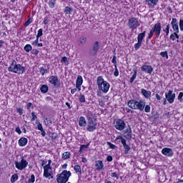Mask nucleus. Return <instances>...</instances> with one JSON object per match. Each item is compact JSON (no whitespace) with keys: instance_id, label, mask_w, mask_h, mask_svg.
Segmentation results:
<instances>
[{"instance_id":"nucleus-1","label":"nucleus","mask_w":183,"mask_h":183,"mask_svg":"<svg viewBox=\"0 0 183 183\" xmlns=\"http://www.w3.org/2000/svg\"><path fill=\"white\" fill-rule=\"evenodd\" d=\"M97 84L99 91L104 92V94L108 93V92L109 91L110 85L108 81H104L102 76H99L97 77Z\"/></svg>"},{"instance_id":"nucleus-2","label":"nucleus","mask_w":183,"mask_h":183,"mask_svg":"<svg viewBox=\"0 0 183 183\" xmlns=\"http://www.w3.org/2000/svg\"><path fill=\"white\" fill-rule=\"evenodd\" d=\"M9 72H14V74H18L21 75L25 72V66H22L19 64H16L15 60H12L10 66L8 68Z\"/></svg>"},{"instance_id":"nucleus-3","label":"nucleus","mask_w":183,"mask_h":183,"mask_svg":"<svg viewBox=\"0 0 183 183\" xmlns=\"http://www.w3.org/2000/svg\"><path fill=\"white\" fill-rule=\"evenodd\" d=\"M71 174L69 171L64 170L60 174H57L56 181L58 183H66L69 179Z\"/></svg>"},{"instance_id":"nucleus-4","label":"nucleus","mask_w":183,"mask_h":183,"mask_svg":"<svg viewBox=\"0 0 183 183\" xmlns=\"http://www.w3.org/2000/svg\"><path fill=\"white\" fill-rule=\"evenodd\" d=\"M15 167L19 171H24V169L28 167V161H26L24 157H21L20 162H15Z\"/></svg>"},{"instance_id":"nucleus-5","label":"nucleus","mask_w":183,"mask_h":183,"mask_svg":"<svg viewBox=\"0 0 183 183\" xmlns=\"http://www.w3.org/2000/svg\"><path fill=\"white\" fill-rule=\"evenodd\" d=\"M125 122L121 119H116L114 122V127L117 131H124L125 129Z\"/></svg>"},{"instance_id":"nucleus-6","label":"nucleus","mask_w":183,"mask_h":183,"mask_svg":"<svg viewBox=\"0 0 183 183\" xmlns=\"http://www.w3.org/2000/svg\"><path fill=\"white\" fill-rule=\"evenodd\" d=\"M128 24L129 28H130V29H132V31H134V29H137V26H139V21L135 17H132V19H130Z\"/></svg>"},{"instance_id":"nucleus-7","label":"nucleus","mask_w":183,"mask_h":183,"mask_svg":"<svg viewBox=\"0 0 183 183\" xmlns=\"http://www.w3.org/2000/svg\"><path fill=\"white\" fill-rule=\"evenodd\" d=\"M97 122L92 119H89L87 122V131L89 132H94L97 129Z\"/></svg>"},{"instance_id":"nucleus-8","label":"nucleus","mask_w":183,"mask_h":183,"mask_svg":"<svg viewBox=\"0 0 183 183\" xmlns=\"http://www.w3.org/2000/svg\"><path fill=\"white\" fill-rule=\"evenodd\" d=\"M98 51H99V42L95 41L92 49L89 50V55L91 56H95L98 54Z\"/></svg>"},{"instance_id":"nucleus-9","label":"nucleus","mask_w":183,"mask_h":183,"mask_svg":"<svg viewBox=\"0 0 183 183\" xmlns=\"http://www.w3.org/2000/svg\"><path fill=\"white\" fill-rule=\"evenodd\" d=\"M49 84L56 86V88H59L61 86V82L58 79V76H51L49 79Z\"/></svg>"},{"instance_id":"nucleus-10","label":"nucleus","mask_w":183,"mask_h":183,"mask_svg":"<svg viewBox=\"0 0 183 183\" xmlns=\"http://www.w3.org/2000/svg\"><path fill=\"white\" fill-rule=\"evenodd\" d=\"M172 90H169L165 93V98L167 99L169 104H174L175 99V93H172Z\"/></svg>"},{"instance_id":"nucleus-11","label":"nucleus","mask_w":183,"mask_h":183,"mask_svg":"<svg viewBox=\"0 0 183 183\" xmlns=\"http://www.w3.org/2000/svg\"><path fill=\"white\" fill-rule=\"evenodd\" d=\"M162 29V26L161 23H157L152 27V30L154 33H155L156 36L158 38L159 35H161V31Z\"/></svg>"},{"instance_id":"nucleus-12","label":"nucleus","mask_w":183,"mask_h":183,"mask_svg":"<svg viewBox=\"0 0 183 183\" xmlns=\"http://www.w3.org/2000/svg\"><path fill=\"white\" fill-rule=\"evenodd\" d=\"M158 2L159 0H145L144 4L149 8L150 9H154L155 6L158 5Z\"/></svg>"},{"instance_id":"nucleus-13","label":"nucleus","mask_w":183,"mask_h":183,"mask_svg":"<svg viewBox=\"0 0 183 183\" xmlns=\"http://www.w3.org/2000/svg\"><path fill=\"white\" fill-rule=\"evenodd\" d=\"M52 176V167L49 166L44 167V177L45 178H49Z\"/></svg>"},{"instance_id":"nucleus-14","label":"nucleus","mask_w":183,"mask_h":183,"mask_svg":"<svg viewBox=\"0 0 183 183\" xmlns=\"http://www.w3.org/2000/svg\"><path fill=\"white\" fill-rule=\"evenodd\" d=\"M171 25L174 32H179V26L178 25V21L176 18L172 19Z\"/></svg>"},{"instance_id":"nucleus-15","label":"nucleus","mask_w":183,"mask_h":183,"mask_svg":"<svg viewBox=\"0 0 183 183\" xmlns=\"http://www.w3.org/2000/svg\"><path fill=\"white\" fill-rule=\"evenodd\" d=\"M162 154L166 157H172L174 155V152L171 148L164 147L162 149Z\"/></svg>"},{"instance_id":"nucleus-16","label":"nucleus","mask_w":183,"mask_h":183,"mask_svg":"<svg viewBox=\"0 0 183 183\" xmlns=\"http://www.w3.org/2000/svg\"><path fill=\"white\" fill-rule=\"evenodd\" d=\"M143 72H147V74H152V71H154V68L149 65H143L141 68Z\"/></svg>"},{"instance_id":"nucleus-17","label":"nucleus","mask_w":183,"mask_h":183,"mask_svg":"<svg viewBox=\"0 0 183 183\" xmlns=\"http://www.w3.org/2000/svg\"><path fill=\"white\" fill-rule=\"evenodd\" d=\"M82 82H84V79H82V76L79 75L76 81V88H77L78 91H81V86L82 85Z\"/></svg>"},{"instance_id":"nucleus-18","label":"nucleus","mask_w":183,"mask_h":183,"mask_svg":"<svg viewBox=\"0 0 183 183\" xmlns=\"http://www.w3.org/2000/svg\"><path fill=\"white\" fill-rule=\"evenodd\" d=\"M146 102L144 100L137 101V109H139L140 111H144V108H145Z\"/></svg>"},{"instance_id":"nucleus-19","label":"nucleus","mask_w":183,"mask_h":183,"mask_svg":"<svg viewBox=\"0 0 183 183\" xmlns=\"http://www.w3.org/2000/svg\"><path fill=\"white\" fill-rule=\"evenodd\" d=\"M137 101L135 99H132L128 102L127 105L129 108H131L132 109H137Z\"/></svg>"},{"instance_id":"nucleus-20","label":"nucleus","mask_w":183,"mask_h":183,"mask_svg":"<svg viewBox=\"0 0 183 183\" xmlns=\"http://www.w3.org/2000/svg\"><path fill=\"white\" fill-rule=\"evenodd\" d=\"M125 134L124 138H132V129L131 128V126H128V128L125 130Z\"/></svg>"},{"instance_id":"nucleus-21","label":"nucleus","mask_w":183,"mask_h":183,"mask_svg":"<svg viewBox=\"0 0 183 183\" xmlns=\"http://www.w3.org/2000/svg\"><path fill=\"white\" fill-rule=\"evenodd\" d=\"M95 167L97 171H101V169L104 168V163L102 162V160L96 161Z\"/></svg>"},{"instance_id":"nucleus-22","label":"nucleus","mask_w":183,"mask_h":183,"mask_svg":"<svg viewBox=\"0 0 183 183\" xmlns=\"http://www.w3.org/2000/svg\"><path fill=\"white\" fill-rule=\"evenodd\" d=\"M141 92L142 95L144 97V98H147V99H149V98H151V92L146 90L144 89H141Z\"/></svg>"},{"instance_id":"nucleus-23","label":"nucleus","mask_w":183,"mask_h":183,"mask_svg":"<svg viewBox=\"0 0 183 183\" xmlns=\"http://www.w3.org/2000/svg\"><path fill=\"white\" fill-rule=\"evenodd\" d=\"M28 144V139L25 137H21L19 139V147H25Z\"/></svg>"},{"instance_id":"nucleus-24","label":"nucleus","mask_w":183,"mask_h":183,"mask_svg":"<svg viewBox=\"0 0 183 183\" xmlns=\"http://www.w3.org/2000/svg\"><path fill=\"white\" fill-rule=\"evenodd\" d=\"M122 144L124 148V154H128V152H129L131 150V146L127 144V140H124Z\"/></svg>"},{"instance_id":"nucleus-25","label":"nucleus","mask_w":183,"mask_h":183,"mask_svg":"<svg viewBox=\"0 0 183 183\" xmlns=\"http://www.w3.org/2000/svg\"><path fill=\"white\" fill-rule=\"evenodd\" d=\"M79 127H86V120L85 119V117H81L79 118Z\"/></svg>"},{"instance_id":"nucleus-26","label":"nucleus","mask_w":183,"mask_h":183,"mask_svg":"<svg viewBox=\"0 0 183 183\" xmlns=\"http://www.w3.org/2000/svg\"><path fill=\"white\" fill-rule=\"evenodd\" d=\"M147 31H143L142 33H140L138 34L137 36V40L140 42H142V39H144V38H145V34Z\"/></svg>"},{"instance_id":"nucleus-27","label":"nucleus","mask_w":183,"mask_h":183,"mask_svg":"<svg viewBox=\"0 0 183 183\" xmlns=\"http://www.w3.org/2000/svg\"><path fill=\"white\" fill-rule=\"evenodd\" d=\"M55 5H56V0H49V6L51 9H54L55 8Z\"/></svg>"},{"instance_id":"nucleus-28","label":"nucleus","mask_w":183,"mask_h":183,"mask_svg":"<svg viewBox=\"0 0 183 183\" xmlns=\"http://www.w3.org/2000/svg\"><path fill=\"white\" fill-rule=\"evenodd\" d=\"M40 91L41 92H42L43 94H46V92H48V86L46 84L42 85L40 87Z\"/></svg>"},{"instance_id":"nucleus-29","label":"nucleus","mask_w":183,"mask_h":183,"mask_svg":"<svg viewBox=\"0 0 183 183\" xmlns=\"http://www.w3.org/2000/svg\"><path fill=\"white\" fill-rule=\"evenodd\" d=\"M63 159H69L71 158V153L69 152H65L62 154Z\"/></svg>"},{"instance_id":"nucleus-30","label":"nucleus","mask_w":183,"mask_h":183,"mask_svg":"<svg viewBox=\"0 0 183 183\" xmlns=\"http://www.w3.org/2000/svg\"><path fill=\"white\" fill-rule=\"evenodd\" d=\"M39 72H40V74H41L42 76H44V75H45V74H48V72H49V70H48L44 67H40Z\"/></svg>"},{"instance_id":"nucleus-31","label":"nucleus","mask_w":183,"mask_h":183,"mask_svg":"<svg viewBox=\"0 0 183 183\" xmlns=\"http://www.w3.org/2000/svg\"><path fill=\"white\" fill-rule=\"evenodd\" d=\"M16 181H18V174H14L11 177V183H15V182H16Z\"/></svg>"},{"instance_id":"nucleus-32","label":"nucleus","mask_w":183,"mask_h":183,"mask_svg":"<svg viewBox=\"0 0 183 183\" xmlns=\"http://www.w3.org/2000/svg\"><path fill=\"white\" fill-rule=\"evenodd\" d=\"M79 44H81V45H84V44L86 42V37H85L84 36L80 37L79 39Z\"/></svg>"},{"instance_id":"nucleus-33","label":"nucleus","mask_w":183,"mask_h":183,"mask_svg":"<svg viewBox=\"0 0 183 183\" xmlns=\"http://www.w3.org/2000/svg\"><path fill=\"white\" fill-rule=\"evenodd\" d=\"M24 49L26 52H30V51H32V46L31 44H26Z\"/></svg>"},{"instance_id":"nucleus-34","label":"nucleus","mask_w":183,"mask_h":183,"mask_svg":"<svg viewBox=\"0 0 183 183\" xmlns=\"http://www.w3.org/2000/svg\"><path fill=\"white\" fill-rule=\"evenodd\" d=\"M74 169L76 172V174H81V172H82V171L81 170V166L79 165H75Z\"/></svg>"},{"instance_id":"nucleus-35","label":"nucleus","mask_w":183,"mask_h":183,"mask_svg":"<svg viewBox=\"0 0 183 183\" xmlns=\"http://www.w3.org/2000/svg\"><path fill=\"white\" fill-rule=\"evenodd\" d=\"M71 12H72V8H71L69 6H66L64 9V13L66 14V15L71 14Z\"/></svg>"},{"instance_id":"nucleus-36","label":"nucleus","mask_w":183,"mask_h":183,"mask_svg":"<svg viewBox=\"0 0 183 183\" xmlns=\"http://www.w3.org/2000/svg\"><path fill=\"white\" fill-rule=\"evenodd\" d=\"M88 147H89V144H82L80 147V149H79V152L80 154H82V152H84V149L88 148Z\"/></svg>"},{"instance_id":"nucleus-37","label":"nucleus","mask_w":183,"mask_h":183,"mask_svg":"<svg viewBox=\"0 0 183 183\" xmlns=\"http://www.w3.org/2000/svg\"><path fill=\"white\" fill-rule=\"evenodd\" d=\"M45 125L46 126H51L52 125V121L48 118H46L44 121Z\"/></svg>"},{"instance_id":"nucleus-38","label":"nucleus","mask_w":183,"mask_h":183,"mask_svg":"<svg viewBox=\"0 0 183 183\" xmlns=\"http://www.w3.org/2000/svg\"><path fill=\"white\" fill-rule=\"evenodd\" d=\"M137 70H135L134 72V74L130 79V84H132V82H134V81H135V79H137Z\"/></svg>"},{"instance_id":"nucleus-39","label":"nucleus","mask_w":183,"mask_h":183,"mask_svg":"<svg viewBox=\"0 0 183 183\" xmlns=\"http://www.w3.org/2000/svg\"><path fill=\"white\" fill-rule=\"evenodd\" d=\"M141 45H142V41H138L137 43L134 44V48L136 51H138L139 48H141Z\"/></svg>"},{"instance_id":"nucleus-40","label":"nucleus","mask_w":183,"mask_h":183,"mask_svg":"<svg viewBox=\"0 0 183 183\" xmlns=\"http://www.w3.org/2000/svg\"><path fill=\"white\" fill-rule=\"evenodd\" d=\"M144 109V112H151V106H149V104H145Z\"/></svg>"},{"instance_id":"nucleus-41","label":"nucleus","mask_w":183,"mask_h":183,"mask_svg":"<svg viewBox=\"0 0 183 183\" xmlns=\"http://www.w3.org/2000/svg\"><path fill=\"white\" fill-rule=\"evenodd\" d=\"M110 176L112 177V178H116V179H119V175L117 172H112Z\"/></svg>"},{"instance_id":"nucleus-42","label":"nucleus","mask_w":183,"mask_h":183,"mask_svg":"<svg viewBox=\"0 0 183 183\" xmlns=\"http://www.w3.org/2000/svg\"><path fill=\"white\" fill-rule=\"evenodd\" d=\"M161 56H162V58H166L167 59H168V51H162L160 53Z\"/></svg>"},{"instance_id":"nucleus-43","label":"nucleus","mask_w":183,"mask_h":183,"mask_svg":"<svg viewBox=\"0 0 183 183\" xmlns=\"http://www.w3.org/2000/svg\"><path fill=\"white\" fill-rule=\"evenodd\" d=\"M35 182V175L31 174L30 179L28 180V183Z\"/></svg>"},{"instance_id":"nucleus-44","label":"nucleus","mask_w":183,"mask_h":183,"mask_svg":"<svg viewBox=\"0 0 183 183\" xmlns=\"http://www.w3.org/2000/svg\"><path fill=\"white\" fill-rule=\"evenodd\" d=\"M121 140V143L122 144L124 141H126L125 139H124V137L121 135L118 136L116 139L115 141H118V140Z\"/></svg>"},{"instance_id":"nucleus-45","label":"nucleus","mask_w":183,"mask_h":183,"mask_svg":"<svg viewBox=\"0 0 183 183\" xmlns=\"http://www.w3.org/2000/svg\"><path fill=\"white\" fill-rule=\"evenodd\" d=\"M169 28H170L169 24H167L166 29H163L164 32H166L167 36L169 35Z\"/></svg>"},{"instance_id":"nucleus-46","label":"nucleus","mask_w":183,"mask_h":183,"mask_svg":"<svg viewBox=\"0 0 183 183\" xmlns=\"http://www.w3.org/2000/svg\"><path fill=\"white\" fill-rule=\"evenodd\" d=\"M42 32H43L42 29H39L37 35H36V38H41V36H42V35H44V34Z\"/></svg>"},{"instance_id":"nucleus-47","label":"nucleus","mask_w":183,"mask_h":183,"mask_svg":"<svg viewBox=\"0 0 183 183\" xmlns=\"http://www.w3.org/2000/svg\"><path fill=\"white\" fill-rule=\"evenodd\" d=\"M107 145H109V148H111L112 149H115V148L117 147L114 144L111 143V142H107Z\"/></svg>"},{"instance_id":"nucleus-48","label":"nucleus","mask_w":183,"mask_h":183,"mask_svg":"<svg viewBox=\"0 0 183 183\" xmlns=\"http://www.w3.org/2000/svg\"><path fill=\"white\" fill-rule=\"evenodd\" d=\"M112 64L114 65V68H117V56H114L112 60Z\"/></svg>"},{"instance_id":"nucleus-49","label":"nucleus","mask_w":183,"mask_h":183,"mask_svg":"<svg viewBox=\"0 0 183 183\" xmlns=\"http://www.w3.org/2000/svg\"><path fill=\"white\" fill-rule=\"evenodd\" d=\"M32 24V19H29L24 24V26H28Z\"/></svg>"},{"instance_id":"nucleus-50","label":"nucleus","mask_w":183,"mask_h":183,"mask_svg":"<svg viewBox=\"0 0 183 183\" xmlns=\"http://www.w3.org/2000/svg\"><path fill=\"white\" fill-rule=\"evenodd\" d=\"M179 25L180 31H183V19L179 20Z\"/></svg>"},{"instance_id":"nucleus-51","label":"nucleus","mask_w":183,"mask_h":183,"mask_svg":"<svg viewBox=\"0 0 183 183\" xmlns=\"http://www.w3.org/2000/svg\"><path fill=\"white\" fill-rule=\"evenodd\" d=\"M37 129L39 131H42L44 130V127H42V124H41L40 122H39L38 125H37Z\"/></svg>"},{"instance_id":"nucleus-52","label":"nucleus","mask_w":183,"mask_h":183,"mask_svg":"<svg viewBox=\"0 0 183 183\" xmlns=\"http://www.w3.org/2000/svg\"><path fill=\"white\" fill-rule=\"evenodd\" d=\"M114 68H115V71L114 72V76H119V71H118V68L117 66Z\"/></svg>"},{"instance_id":"nucleus-53","label":"nucleus","mask_w":183,"mask_h":183,"mask_svg":"<svg viewBox=\"0 0 183 183\" xmlns=\"http://www.w3.org/2000/svg\"><path fill=\"white\" fill-rule=\"evenodd\" d=\"M39 42V37H36V40L31 43L34 46H36V44Z\"/></svg>"},{"instance_id":"nucleus-54","label":"nucleus","mask_w":183,"mask_h":183,"mask_svg":"<svg viewBox=\"0 0 183 183\" xmlns=\"http://www.w3.org/2000/svg\"><path fill=\"white\" fill-rule=\"evenodd\" d=\"M31 117H32V118H31V122L35 121V119H36V118H38V117H36V116L35 115V112H32V113H31Z\"/></svg>"},{"instance_id":"nucleus-55","label":"nucleus","mask_w":183,"mask_h":183,"mask_svg":"<svg viewBox=\"0 0 183 183\" xmlns=\"http://www.w3.org/2000/svg\"><path fill=\"white\" fill-rule=\"evenodd\" d=\"M16 112H18V114H19V115H22V114H24V109L22 108H18L16 109Z\"/></svg>"},{"instance_id":"nucleus-56","label":"nucleus","mask_w":183,"mask_h":183,"mask_svg":"<svg viewBox=\"0 0 183 183\" xmlns=\"http://www.w3.org/2000/svg\"><path fill=\"white\" fill-rule=\"evenodd\" d=\"M182 97H183V92H180L177 97L179 101H180V102H182Z\"/></svg>"},{"instance_id":"nucleus-57","label":"nucleus","mask_w":183,"mask_h":183,"mask_svg":"<svg viewBox=\"0 0 183 183\" xmlns=\"http://www.w3.org/2000/svg\"><path fill=\"white\" fill-rule=\"evenodd\" d=\"M31 108L32 109H34V105L32 104V103L29 102V103L27 104V109H31Z\"/></svg>"},{"instance_id":"nucleus-58","label":"nucleus","mask_w":183,"mask_h":183,"mask_svg":"<svg viewBox=\"0 0 183 183\" xmlns=\"http://www.w3.org/2000/svg\"><path fill=\"white\" fill-rule=\"evenodd\" d=\"M170 39H172V41H175V39H176L175 31L170 35Z\"/></svg>"},{"instance_id":"nucleus-59","label":"nucleus","mask_w":183,"mask_h":183,"mask_svg":"<svg viewBox=\"0 0 183 183\" xmlns=\"http://www.w3.org/2000/svg\"><path fill=\"white\" fill-rule=\"evenodd\" d=\"M154 31L151 29L149 36H148V39H151V38H152V36H154Z\"/></svg>"},{"instance_id":"nucleus-60","label":"nucleus","mask_w":183,"mask_h":183,"mask_svg":"<svg viewBox=\"0 0 183 183\" xmlns=\"http://www.w3.org/2000/svg\"><path fill=\"white\" fill-rule=\"evenodd\" d=\"M48 22H49V20L48 19V16H46L44 18V20L43 21V24H44V25H48Z\"/></svg>"},{"instance_id":"nucleus-61","label":"nucleus","mask_w":183,"mask_h":183,"mask_svg":"<svg viewBox=\"0 0 183 183\" xmlns=\"http://www.w3.org/2000/svg\"><path fill=\"white\" fill-rule=\"evenodd\" d=\"M79 102H85V96H84V95L80 96Z\"/></svg>"},{"instance_id":"nucleus-62","label":"nucleus","mask_w":183,"mask_h":183,"mask_svg":"<svg viewBox=\"0 0 183 183\" xmlns=\"http://www.w3.org/2000/svg\"><path fill=\"white\" fill-rule=\"evenodd\" d=\"M16 132H17V134H19V135H21L22 134V131H21V128H19V127L16 128Z\"/></svg>"},{"instance_id":"nucleus-63","label":"nucleus","mask_w":183,"mask_h":183,"mask_svg":"<svg viewBox=\"0 0 183 183\" xmlns=\"http://www.w3.org/2000/svg\"><path fill=\"white\" fill-rule=\"evenodd\" d=\"M61 62H68V59L66 58V56H64L61 60Z\"/></svg>"},{"instance_id":"nucleus-64","label":"nucleus","mask_w":183,"mask_h":183,"mask_svg":"<svg viewBox=\"0 0 183 183\" xmlns=\"http://www.w3.org/2000/svg\"><path fill=\"white\" fill-rule=\"evenodd\" d=\"M107 160L109 162H111L112 161V156H108L107 158Z\"/></svg>"}]
</instances>
